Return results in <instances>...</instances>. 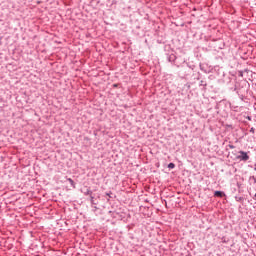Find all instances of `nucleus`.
Listing matches in <instances>:
<instances>
[{"label": "nucleus", "instance_id": "obj_1", "mask_svg": "<svg viewBox=\"0 0 256 256\" xmlns=\"http://www.w3.org/2000/svg\"><path fill=\"white\" fill-rule=\"evenodd\" d=\"M239 154L236 159H239V161H249V154H247V152L245 151H239Z\"/></svg>", "mask_w": 256, "mask_h": 256}, {"label": "nucleus", "instance_id": "obj_2", "mask_svg": "<svg viewBox=\"0 0 256 256\" xmlns=\"http://www.w3.org/2000/svg\"><path fill=\"white\" fill-rule=\"evenodd\" d=\"M214 197L223 198V197H225V192H222V191H215V192H214Z\"/></svg>", "mask_w": 256, "mask_h": 256}, {"label": "nucleus", "instance_id": "obj_3", "mask_svg": "<svg viewBox=\"0 0 256 256\" xmlns=\"http://www.w3.org/2000/svg\"><path fill=\"white\" fill-rule=\"evenodd\" d=\"M67 181L70 183L71 187H73V189H75V181H73V179H71V178H67Z\"/></svg>", "mask_w": 256, "mask_h": 256}, {"label": "nucleus", "instance_id": "obj_4", "mask_svg": "<svg viewBox=\"0 0 256 256\" xmlns=\"http://www.w3.org/2000/svg\"><path fill=\"white\" fill-rule=\"evenodd\" d=\"M200 87H204V91H205V90L207 89V88H206V87H207V82L201 80V81H200Z\"/></svg>", "mask_w": 256, "mask_h": 256}, {"label": "nucleus", "instance_id": "obj_5", "mask_svg": "<svg viewBox=\"0 0 256 256\" xmlns=\"http://www.w3.org/2000/svg\"><path fill=\"white\" fill-rule=\"evenodd\" d=\"M84 195H89V197H91L93 195V191H91V189H87L86 192H84Z\"/></svg>", "mask_w": 256, "mask_h": 256}, {"label": "nucleus", "instance_id": "obj_6", "mask_svg": "<svg viewBox=\"0 0 256 256\" xmlns=\"http://www.w3.org/2000/svg\"><path fill=\"white\" fill-rule=\"evenodd\" d=\"M168 169H175V163H173V162L169 163Z\"/></svg>", "mask_w": 256, "mask_h": 256}, {"label": "nucleus", "instance_id": "obj_7", "mask_svg": "<svg viewBox=\"0 0 256 256\" xmlns=\"http://www.w3.org/2000/svg\"><path fill=\"white\" fill-rule=\"evenodd\" d=\"M250 181H253V183L255 185V191H256V178H255V176H251Z\"/></svg>", "mask_w": 256, "mask_h": 256}, {"label": "nucleus", "instance_id": "obj_8", "mask_svg": "<svg viewBox=\"0 0 256 256\" xmlns=\"http://www.w3.org/2000/svg\"><path fill=\"white\" fill-rule=\"evenodd\" d=\"M90 201L92 205H95V197H93V194L90 196Z\"/></svg>", "mask_w": 256, "mask_h": 256}, {"label": "nucleus", "instance_id": "obj_9", "mask_svg": "<svg viewBox=\"0 0 256 256\" xmlns=\"http://www.w3.org/2000/svg\"><path fill=\"white\" fill-rule=\"evenodd\" d=\"M250 133H252V134L254 135V134H255V128L252 127V128L250 129Z\"/></svg>", "mask_w": 256, "mask_h": 256}, {"label": "nucleus", "instance_id": "obj_10", "mask_svg": "<svg viewBox=\"0 0 256 256\" xmlns=\"http://www.w3.org/2000/svg\"><path fill=\"white\" fill-rule=\"evenodd\" d=\"M229 149H235V146L233 144L228 145Z\"/></svg>", "mask_w": 256, "mask_h": 256}, {"label": "nucleus", "instance_id": "obj_11", "mask_svg": "<svg viewBox=\"0 0 256 256\" xmlns=\"http://www.w3.org/2000/svg\"><path fill=\"white\" fill-rule=\"evenodd\" d=\"M106 195H107L108 197H111V195H110L109 193H106Z\"/></svg>", "mask_w": 256, "mask_h": 256}]
</instances>
